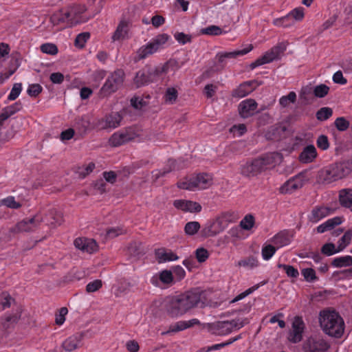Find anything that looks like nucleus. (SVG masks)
Instances as JSON below:
<instances>
[{
	"mask_svg": "<svg viewBox=\"0 0 352 352\" xmlns=\"http://www.w3.org/2000/svg\"><path fill=\"white\" fill-rule=\"evenodd\" d=\"M206 292L200 288L192 289L177 296H168L164 301V308L172 318L185 314L195 307H204L207 305Z\"/></svg>",
	"mask_w": 352,
	"mask_h": 352,
	"instance_id": "1",
	"label": "nucleus"
},
{
	"mask_svg": "<svg viewBox=\"0 0 352 352\" xmlns=\"http://www.w3.org/2000/svg\"><path fill=\"white\" fill-rule=\"evenodd\" d=\"M283 158V155L278 152L264 154L242 164L240 166V173L247 178L256 177L265 170L269 166L280 164Z\"/></svg>",
	"mask_w": 352,
	"mask_h": 352,
	"instance_id": "2",
	"label": "nucleus"
},
{
	"mask_svg": "<svg viewBox=\"0 0 352 352\" xmlns=\"http://www.w3.org/2000/svg\"><path fill=\"white\" fill-rule=\"evenodd\" d=\"M352 171V162L343 161L330 164L318 172L316 182L320 184H329L342 179Z\"/></svg>",
	"mask_w": 352,
	"mask_h": 352,
	"instance_id": "3",
	"label": "nucleus"
},
{
	"mask_svg": "<svg viewBox=\"0 0 352 352\" xmlns=\"http://www.w3.org/2000/svg\"><path fill=\"white\" fill-rule=\"evenodd\" d=\"M319 322L323 331L335 338H340L344 332L343 319L335 311H320Z\"/></svg>",
	"mask_w": 352,
	"mask_h": 352,
	"instance_id": "4",
	"label": "nucleus"
},
{
	"mask_svg": "<svg viewBox=\"0 0 352 352\" xmlns=\"http://www.w3.org/2000/svg\"><path fill=\"white\" fill-rule=\"evenodd\" d=\"M167 69L168 67L166 65L157 67L146 65L136 73L133 78V82L138 88L147 85L157 81L166 72Z\"/></svg>",
	"mask_w": 352,
	"mask_h": 352,
	"instance_id": "5",
	"label": "nucleus"
},
{
	"mask_svg": "<svg viewBox=\"0 0 352 352\" xmlns=\"http://www.w3.org/2000/svg\"><path fill=\"white\" fill-rule=\"evenodd\" d=\"M212 184V177L206 173H199L191 176L186 181L177 183L178 188L181 189L194 190L195 189H206Z\"/></svg>",
	"mask_w": 352,
	"mask_h": 352,
	"instance_id": "6",
	"label": "nucleus"
},
{
	"mask_svg": "<svg viewBox=\"0 0 352 352\" xmlns=\"http://www.w3.org/2000/svg\"><path fill=\"white\" fill-rule=\"evenodd\" d=\"M248 323L247 319L242 321L239 320L217 321L210 324L209 329L213 334L224 336L231 333L234 329H239L242 328Z\"/></svg>",
	"mask_w": 352,
	"mask_h": 352,
	"instance_id": "7",
	"label": "nucleus"
},
{
	"mask_svg": "<svg viewBox=\"0 0 352 352\" xmlns=\"http://www.w3.org/2000/svg\"><path fill=\"white\" fill-rule=\"evenodd\" d=\"M124 73L122 69H118L112 73L106 80L100 89V94L107 96L116 91L122 87L124 82Z\"/></svg>",
	"mask_w": 352,
	"mask_h": 352,
	"instance_id": "8",
	"label": "nucleus"
},
{
	"mask_svg": "<svg viewBox=\"0 0 352 352\" xmlns=\"http://www.w3.org/2000/svg\"><path fill=\"white\" fill-rule=\"evenodd\" d=\"M167 34H161L156 36L146 45L141 47L137 52L138 59H143L156 52L168 40Z\"/></svg>",
	"mask_w": 352,
	"mask_h": 352,
	"instance_id": "9",
	"label": "nucleus"
},
{
	"mask_svg": "<svg viewBox=\"0 0 352 352\" xmlns=\"http://www.w3.org/2000/svg\"><path fill=\"white\" fill-rule=\"evenodd\" d=\"M309 171L305 170L287 181L280 188L281 193H292L301 188L309 180Z\"/></svg>",
	"mask_w": 352,
	"mask_h": 352,
	"instance_id": "10",
	"label": "nucleus"
},
{
	"mask_svg": "<svg viewBox=\"0 0 352 352\" xmlns=\"http://www.w3.org/2000/svg\"><path fill=\"white\" fill-rule=\"evenodd\" d=\"M286 45L284 43H280L272 47L270 51L267 52L263 56L257 58L254 62L250 65L251 69L272 62L278 59L281 54L286 50Z\"/></svg>",
	"mask_w": 352,
	"mask_h": 352,
	"instance_id": "11",
	"label": "nucleus"
},
{
	"mask_svg": "<svg viewBox=\"0 0 352 352\" xmlns=\"http://www.w3.org/2000/svg\"><path fill=\"white\" fill-rule=\"evenodd\" d=\"M138 136L135 128L130 126L124 128L114 133L109 138V143L113 147L120 146L130 141H132Z\"/></svg>",
	"mask_w": 352,
	"mask_h": 352,
	"instance_id": "12",
	"label": "nucleus"
},
{
	"mask_svg": "<svg viewBox=\"0 0 352 352\" xmlns=\"http://www.w3.org/2000/svg\"><path fill=\"white\" fill-rule=\"evenodd\" d=\"M303 352H327L330 344L321 336H310L302 344Z\"/></svg>",
	"mask_w": 352,
	"mask_h": 352,
	"instance_id": "13",
	"label": "nucleus"
},
{
	"mask_svg": "<svg viewBox=\"0 0 352 352\" xmlns=\"http://www.w3.org/2000/svg\"><path fill=\"white\" fill-rule=\"evenodd\" d=\"M43 221V219L40 215L36 214L30 219L26 218L19 221L10 231L13 233L33 232Z\"/></svg>",
	"mask_w": 352,
	"mask_h": 352,
	"instance_id": "14",
	"label": "nucleus"
},
{
	"mask_svg": "<svg viewBox=\"0 0 352 352\" xmlns=\"http://www.w3.org/2000/svg\"><path fill=\"white\" fill-rule=\"evenodd\" d=\"M122 116L118 112H112L99 119L96 126L99 130L113 129L120 125Z\"/></svg>",
	"mask_w": 352,
	"mask_h": 352,
	"instance_id": "15",
	"label": "nucleus"
},
{
	"mask_svg": "<svg viewBox=\"0 0 352 352\" xmlns=\"http://www.w3.org/2000/svg\"><path fill=\"white\" fill-rule=\"evenodd\" d=\"M305 324L300 317H296L292 323V329L289 333L288 340L292 343H298L302 339Z\"/></svg>",
	"mask_w": 352,
	"mask_h": 352,
	"instance_id": "16",
	"label": "nucleus"
},
{
	"mask_svg": "<svg viewBox=\"0 0 352 352\" xmlns=\"http://www.w3.org/2000/svg\"><path fill=\"white\" fill-rule=\"evenodd\" d=\"M253 47L252 45H250L248 47L244 48L241 50H236L234 52H219L218 53L215 58L217 59L218 62L221 64L219 69V71L223 69L225 67V60L226 59H231V58H235L239 56H243L248 52H250L252 50Z\"/></svg>",
	"mask_w": 352,
	"mask_h": 352,
	"instance_id": "17",
	"label": "nucleus"
},
{
	"mask_svg": "<svg viewBox=\"0 0 352 352\" xmlns=\"http://www.w3.org/2000/svg\"><path fill=\"white\" fill-rule=\"evenodd\" d=\"M257 102L254 99H246L240 102L238 107L239 115L243 118L252 116L257 108Z\"/></svg>",
	"mask_w": 352,
	"mask_h": 352,
	"instance_id": "18",
	"label": "nucleus"
},
{
	"mask_svg": "<svg viewBox=\"0 0 352 352\" xmlns=\"http://www.w3.org/2000/svg\"><path fill=\"white\" fill-rule=\"evenodd\" d=\"M150 281L155 287H161L162 284L166 285H172L173 283V272L170 270H164L152 276Z\"/></svg>",
	"mask_w": 352,
	"mask_h": 352,
	"instance_id": "19",
	"label": "nucleus"
},
{
	"mask_svg": "<svg viewBox=\"0 0 352 352\" xmlns=\"http://www.w3.org/2000/svg\"><path fill=\"white\" fill-rule=\"evenodd\" d=\"M230 214L228 212L223 214L221 217H217L211 226V229L209 232H211L210 235L214 236L222 232L226 229L228 223L230 220Z\"/></svg>",
	"mask_w": 352,
	"mask_h": 352,
	"instance_id": "20",
	"label": "nucleus"
},
{
	"mask_svg": "<svg viewBox=\"0 0 352 352\" xmlns=\"http://www.w3.org/2000/svg\"><path fill=\"white\" fill-rule=\"evenodd\" d=\"M82 333H77L67 338L63 343L62 347L67 352H72L78 348L82 338Z\"/></svg>",
	"mask_w": 352,
	"mask_h": 352,
	"instance_id": "21",
	"label": "nucleus"
},
{
	"mask_svg": "<svg viewBox=\"0 0 352 352\" xmlns=\"http://www.w3.org/2000/svg\"><path fill=\"white\" fill-rule=\"evenodd\" d=\"M317 157V151L315 146L309 144L305 146L299 155V160L305 164L312 162Z\"/></svg>",
	"mask_w": 352,
	"mask_h": 352,
	"instance_id": "22",
	"label": "nucleus"
},
{
	"mask_svg": "<svg viewBox=\"0 0 352 352\" xmlns=\"http://www.w3.org/2000/svg\"><path fill=\"white\" fill-rule=\"evenodd\" d=\"M333 212V210L329 207H316L311 211V214L309 216V221L314 223H316L319 220L327 217Z\"/></svg>",
	"mask_w": 352,
	"mask_h": 352,
	"instance_id": "23",
	"label": "nucleus"
},
{
	"mask_svg": "<svg viewBox=\"0 0 352 352\" xmlns=\"http://www.w3.org/2000/svg\"><path fill=\"white\" fill-rule=\"evenodd\" d=\"M199 321L197 319H192L188 321H179L175 324L170 325L168 330L165 333L170 332H178L186 329L194 324H199Z\"/></svg>",
	"mask_w": 352,
	"mask_h": 352,
	"instance_id": "24",
	"label": "nucleus"
},
{
	"mask_svg": "<svg viewBox=\"0 0 352 352\" xmlns=\"http://www.w3.org/2000/svg\"><path fill=\"white\" fill-rule=\"evenodd\" d=\"M338 199L340 204L344 208L352 206V188H343L339 191Z\"/></svg>",
	"mask_w": 352,
	"mask_h": 352,
	"instance_id": "25",
	"label": "nucleus"
},
{
	"mask_svg": "<svg viewBox=\"0 0 352 352\" xmlns=\"http://www.w3.org/2000/svg\"><path fill=\"white\" fill-rule=\"evenodd\" d=\"M342 222V219L340 217H336L332 219H329L317 227V232L318 233H324L326 231L333 229L336 226L341 224Z\"/></svg>",
	"mask_w": 352,
	"mask_h": 352,
	"instance_id": "26",
	"label": "nucleus"
},
{
	"mask_svg": "<svg viewBox=\"0 0 352 352\" xmlns=\"http://www.w3.org/2000/svg\"><path fill=\"white\" fill-rule=\"evenodd\" d=\"M47 221L52 226H60L63 222V214L54 208L48 211L46 215Z\"/></svg>",
	"mask_w": 352,
	"mask_h": 352,
	"instance_id": "27",
	"label": "nucleus"
},
{
	"mask_svg": "<svg viewBox=\"0 0 352 352\" xmlns=\"http://www.w3.org/2000/svg\"><path fill=\"white\" fill-rule=\"evenodd\" d=\"M73 10L67 11L64 14H62V10H59L58 12L54 13L50 17V22L54 25H58L60 23L65 22L66 20L72 21L70 17L73 14Z\"/></svg>",
	"mask_w": 352,
	"mask_h": 352,
	"instance_id": "28",
	"label": "nucleus"
},
{
	"mask_svg": "<svg viewBox=\"0 0 352 352\" xmlns=\"http://www.w3.org/2000/svg\"><path fill=\"white\" fill-rule=\"evenodd\" d=\"M128 32V24L126 21H121L114 32L112 39L113 41L122 40L126 38Z\"/></svg>",
	"mask_w": 352,
	"mask_h": 352,
	"instance_id": "29",
	"label": "nucleus"
},
{
	"mask_svg": "<svg viewBox=\"0 0 352 352\" xmlns=\"http://www.w3.org/2000/svg\"><path fill=\"white\" fill-rule=\"evenodd\" d=\"M22 108L21 102H16L14 104L8 106L3 109V112L0 114V118L2 120H7L9 117L14 115L15 113L20 111Z\"/></svg>",
	"mask_w": 352,
	"mask_h": 352,
	"instance_id": "30",
	"label": "nucleus"
},
{
	"mask_svg": "<svg viewBox=\"0 0 352 352\" xmlns=\"http://www.w3.org/2000/svg\"><path fill=\"white\" fill-rule=\"evenodd\" d=\"M156 258L160 263L176 261L178 256L171 251L166 252L164 249L158 250L155 252Z\"/></svg>",
	"mask_w": 352,
	"mask_h": 352,
	"instance_id": "31",
	"label": "nucleus"
},
{
	"mask_svg": "<svg viewBox=\"0 0 352 352\" xmlns=\"http://www.w3.org/2000/svg\"><path fill=\"white\" fill-rule=\"evenodd\" d=\"M129 254L133 256H139L145 254V250L140 241H133L128 246Z\"/></svg>",
	"mask_w": 352,
	"mask_h": 352,
	"instance_id": "32",
	"label": "nucleus"
},
{
	"mask_svg": "<svg viewBox=\"0 0 352 352\" xmlns=\"http://www.w3.org/2000/svg\"><path fill=\"white\" fill-rule=\"evenodd\" d=\"M272 241L277 248H279L288 245L290 240L286 232H280L273 237Z\"/></svg>",
	"mask_w": 352,
	"mask_h": 352,
	"instance_id": "33",
	"label": "nucleus"
},
{
	"mask_svg": "<svg viewBox=\"0 0 352 352\" xmlns=\"http://www.w3.org/2000/svg\"><path fill=\"white\" fill-rule=\"evenodd\" d=\"M248 84L241 83L236 89L232 90L231 96L233 98H241L248 96L251 93V89H248Z\"/></svg>",
	"mask_w": 352,
	"mask_h": 352,
	"instance_id": "34",
	"label": "nucleus"
},
{
	"mask_svg": "<svg viewBox=\"0 0 352 352\" xmlns=\"http://www.w3.org/2000/svg\"><path fill=\"white\" fill-rule=\"evenodd\" d=\"M331 265L336 267H349L352 265V256H345L335 258L332 262Z\"/></svg>",
	"mask_w": 352,
	"mask_h": 352,
	"instance_id": "35",
	"label": "nucleus"
},
{
	"mask_svg": "<svg viewBox=\"0 0 352 352\" xmlns=\"http://www.w3.org/2000/svg\"><path fill=\"white\" fill-rule=\"evenodd\" d=\"M273 24L278 27L288 28L294 24V19H292L289 14L285 16L275 19Z\"/></svg>",
	"mask_w": 352,
	"mask_h": 352,
	"instance_id": "36",
	"label": "nucleus"
},
{
	"mask_svg": "<svg viewBox=\"0 0 352 352\" xmlns=\"http://www.w3.org/2000/svg\"><path fill=\"white\" fill-rule=\"evenodd\" d=\"M333 115V109L330 107H324L320 108L316 113V117L320 122L328 120Z\"/></svg>",
	"mask_w": 352,
	"mask_h": 352,
	"instance_id": "37",
	"label": "nucleus"
},
{
	"mask_svg": "<svg viewBox=\"0 0 352 352\" xmlns=\"http://www.w3.org/2000/svg\"><path fill=\"white\" fill-rule=\"evenodd\" d=\"M352 239V230H347L338 241L339 250H343L351 242Z\"/></svg>",
	"mask_w": 352,
	"mask_h": 352,
	"instance_id": "38",
	"label": "nucleus"
},
{
	"mask_svg": "<svg viewBox=\"0 0 352 352\" xmlns=\"http://www.w3.org/2000/svg\"><path fill=\"white\" fill-rule=\"evenodd\" d=\"M200 229V224L197 221L188 222L184 227L185 233L187 235H194Z\"/></svg>",
	"mask_w": 352,
	"mask_h": 352,
	"instance_id": "39",
	"label": "nucleus"
},
{
	"mask_svg": "<svg viewBox=\"0 0 352 352\" xmlns=\"http://www.w3.org/2000/svg\"><path fill=\"white\" fill-rule=\"evenodd\" d=\"M178 96L177 91L174 87H168L166 89V93H165V101L166 102L173 104Z\"/></svg>",
	"mask_w": 352,
	"mask_h": 352,
	"instance_id": "40",
	"label": "nucleus"
},
{
	"mask_svg": "<svg viewBox=\"0 0 352 352\" xmlns=\"http://www.w3.org/2000/svg\"><path fill=\"white\" fill-rule=\"evenodd\" d=\"M277 266L283 269L288 277L296 278L299 276L298 270L292 265L279 263Z\"/></svg>",
	"mask_w": 352,
	"mask_h": 352,
	"instance_id": "41",
	"label": "nucleus"
},
{
	"mask_svg": "<svg viewBox=\"0 0 352 352\" xmlns=\"http://www.w3.org/2000/svg\"><path fill=\"white\" fill-rule=\"evenodd\" d=\"M329 91V87L327 85L324 84H320L314 88L313 93L316 97L321 98L326 96L328 94Z\"/></svg>",
	"mask_w": 352,
	"mask_h": 352,
	"instance_id": "42",
	"label": "nucleus"
},
{
	"mask_svg": "<svg viewBox=\"0 0 352 352\" xmlns=\"http://www.w3.org/2000/svg\"><path fill=\"white\" fill-rule=\"evenodd\" d=\"M254 217L250 214L245 215L240 222V226L245 230H250L252 229L254 226Z\"/></svg>",
	"mask_w": 352,
	"mask_h": 352,
	"instance_id": "43",
	"label": "nucleus"
},
{
	"mask_svg": "<svg viewBox=\"0 0 352 352\" xmlns=\"http://www.w3.org/2000/svg\"><path fill=\"white\" fill-rule=\"evenodd\" d=\"M201 34L211 35V36H218L223 33V30L221 28L217 25H210L206 28H203L201 30Z\"/></svg>",
	"mask_w": 352,
	"mask_h": 352,
	"instance_id": "44",
	"label": "nucleus"
},
{
	"mask_svg": "<svg viewBox=\"0 0 352 352\" xmlns=\"http://www.w3.org/2000/svg\"><path fill=\"white\" fill-rule=\"evenodd\" d=\"M126 230L122 227L111 228L107 230L106 236L108 239H113L119 235L126 233Z\"/></svg>",
	"mask_w": 352,
	"mask_h": 352,
	"instance_id": "45",
	"label": "nucleus"
},
{
	"mask_svg": "<svg viewBox=\"0 0 352 352\" xmlns=\"http://www.w3.org/2000/svg\"><path fill=\"white\" fill-rule=\"evenodd\" d=\"M302 275L306 281L313 283L318 280V277L316 275V272L313 268H305L301 272Z\"/></svg>",
	"mask_w": 352,
	"mask_h": 352,
	"instance_id": "46",
	"label": "nucleus"
},
{
	"mask_svg": "<svg viewBox=\"0 0 352 352\" xmlns=\"http://www.w3.org/2000/svg\"><path fill=\"white\" fill-rule=\"evenodd\" d=\"M236 265L239 267L243 266L253 268L258 265V261L256 258L253 256H250L247 258L239 261L237 263Z\"/></svg>",
	"mask_w": 352,
	"mask_h": 352,
	"instance_id": "47",
	"label": "nucleus"
},
{
	"mask_svg": "<svg viewBox=\"0 0 352 352\" xmlns=\"http://www.w3.org/2000/svg\"><path fill=\"white\" fill-rule=\"evenodd\" d=\"M334 124L338 131H344L349 127L350 123L345 118L339 117L336 119Z\"/></svg>",
	"mask_w": 352,
	"mask_h": 352,
	"instance_id": "48",
	"label": "nucleus"
},
{
	"mask_svg": "<svg viewBox=\"0 0 352 352\" xmlns=\"http://www.w3.org/2000/svg\"><path fill=\"white\" fill-rule=\"evenodd\" d=\"M276 248L272 245H267L262 248V256L264 260H269L275 254Z\"/></svg>",
	"mask_w": 352,
	"mask_h": 352,
	"instance_id": "49",
	"label": "nucleus"
},
{
	"mask_svg": "<svg viewBox=\"0 0 352 352\" xmlns=\"http://www.w3.org/2000/svg\"><path fill=\"white\" fill-rule=\"evenodd\" d=\"M41 50L43 53L55 55L58 53V47L53 43H44L41 46Z\"/></svg>",
	"mask_w": 352,
	"mask_h": 352,
	"instance_id": "50",
	"label": "nucleus"
},
{
	"mask_svg": "<svg viewBox=\"0 0 352 352\" xmlns=\"http://www.w3.org/2000/svg\"><path fill=\"white\" fill-rule=\"evenodd\" d=\"M339 250V248L338 247V250H336L335 245L331 243L324 244L321 248V252L327 256L333 255L337 252H340Z\"/></svg>",
	"mask_w": 352,
	"mask_h": 352,
	"instance_id": "51",
	"label": "nucleus"
},
{
	"mask_svg": "<svg viewBox=\"0 0 352 352\" xmlns=\"http://www.w3.org/2000/svg\"><path fill=\"white\" fill-rule=\"evenodd\" d=\"M89 37L90 34L89 32H82L78 34L75 39V45L80 48L83 47Z\"/></svg>",
	"mask_w": 352,
	"mask_h": 352,
	"instance_id": "52",
	"label": "nucleus"
},
{
	"mask_svg": "<svg viewBox=\"0 0 352 352\" xmlns=\"http://www.w3.org/2000/svg\"><path fill=\"white\" fill-rule=\"evenodd\" d=\"M170 168L164 169L163 170H155L153 171V176L155 177V179L157 180L161 177L165 176L167 173L172 171L173 169H175V162L173 160H170Z\"/></svg>",
	"mask_w": 352,
	"mask_h": 352,
	"instance_id": "53",
	"label": "nucleus"
},
{
	"mask_svg": "<svg viewBox=\"0 0 352 352\" xmlns=\"http://www.w3.org/2000/svg\"><path fill=\"white\" fill-rule=\"evenodd\" d=\"M185 211L190 212H199L201 210V206L195 201L186 200Z\"/></svg>",
	"mask_w": 352,
	"mask_h": 352,
	"instance_id": "54",
	"label": "nucleus"
},
{
	"mask_svg": "<svg viewBox=\"0 0 352 352\" xmlns=\"http://www.w3.org/2000/svg\"><path fill=\"white\" fill-rule=\"evenodd\" d=\"M316 145L322 151L327 150L329 147V142L327 136L325 135H319L316 140Z\"/></svg>",
	"mask_w": 352,
	"mask_h": 352,
	"instance_id": "55",
	"label": "nucleus"
},
{
	"mask_svg": "<svg viewBox=\"0 0 352 352\" xmlns=\"http://www.w3.org/2000/svg\"><path fill=\"white\" fill-rule=\"evenodd\" d=\"M296 100V94L294 91H291L286 96H283L280 98L279 102L283 107H287L289 102L294 103Z\"/></svg>",
	"mask_w": 352,
	"mask_h": 352,
	"instance_id": "56",
	"label": "nucleus"
},
{
	"mask_svg": "<svg viewBox=\"0 0 352 352\" xmlns=\"http://www.w3.org/2000/svg\"><path fill=\"white\" fill-rule=\"evenodd\" d=\"M22 90V85L21 83H15L14 84L12 90L8 97L9 100H14L18 98L21 91Z\"/></svg>",
	"mask_w": 352,
	"mask_h": 352,
	"instance_id": "57",
	"label": "nucleus"
},
{
	"mask_svg": "<svg viewBox=\"0 0 352 352\" xmlns=\"http://www.w3.org/2000/svg\"><path fill=\"white\" fill-rule=\"evenodd\" d=\"M289 16L296 21H301L304 17V9L299 7L292 10L289 14Z\"/></svg>",
	"mask_w": 352,
	"mask_h": 352,
	"instance_id": "58",
	"label": "nucleus"
},
{
	"mask_svg": "<svg viewBox=\"0 0 352 352\" xmlns=\"http://www.w3.org/2000/svg\"><path fill=\"white\" fill-rule=\"evenodd\" d=\"M174 37L179 43L183 45L190 43L192 41V36L190 34H184V32H176Z\"/></svg>",
	"mask_w": 352,
	"mask_h": 352,
	"instance_id": "59",
	"label": "nucleus"
},
{
	"mask_svg": "<svg viewBox=\"0 0 352 352\" xmlns=\"http://www.w3.org/2000/svg\"><path fill=\"white\" fill-rule=\"evenodd\" d=\"M196 258L199 263H203L207 260L209 256L208 250L204 248H198L195 252Z\"/></svg>",
	"mask_w": 352,
	"mask_h": 352,
	"instance_id": "60",
	"label": "nucleus"
},
{
	"mask_svg": "<svg viewBox=\"0 0 352 352\" xmlns=\"http://www.w3.org/2000/svg\"><path fill=\"white\" fill-rule=\"evenodd\" d=\"M102 285L101 280L96 279L92 282L89 283L86 286V291L88 293L94 292L98 290Z\"/></svg>",
	"mask_w": 352,
	"mask_h": 352,
	"instance_id": "61",
	"label": "nucleus"
},
{
	"mask_svg": "<svg viewBox=\"0 0 352 352\" xmlns=\"http://www.w3.org/2000/svg\"><path fill=\"white\" fill-rule=\"evenodd\" d=\"M1 201L4 206L13 209H18L21 206L19 202L15 201L14 197H8L3 199Z\"/></svg>",
	"mask_w": 352,
	"mask_h": 352,
	"instance_id": "62",
	"label": "nucleus"
},
{
	"mask_svg": "<svg viewBox=\"0 0 352 352\" xmlns=\"http://www.w3.org/2000/svg\"><path fill=\"white\" fill-rule=\"evenodd\" d=\"M42 90L43 88L39 84H32L29 85L27 92L30 96L36 97Z\"/></svg>",
	"mask_w": 352,
	"mask_h": 352,
	"instance_id": "63",
	"label": "nucleus"
},
{
	"mask_svg": "<svg viewBox=\"0 0 352 352\" xmlns=\"http://www.w3.org/2000/svg\"><path fill=\"white\" fill-rule=\"evenodd\" d=\"M68 310L66 307H62L59 309V314L56 315V323L61 325L65 320V316L67 314Z\"/></svg>",
	"mask_w": 352,
	"mask_h": 352,
	"instance_id": "64",
	"label": "nucleus"
}]
</instances>
